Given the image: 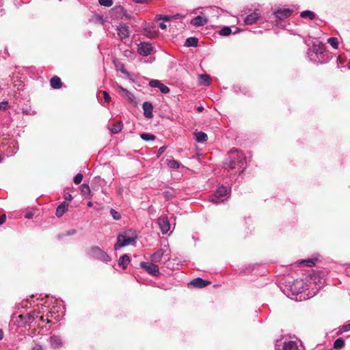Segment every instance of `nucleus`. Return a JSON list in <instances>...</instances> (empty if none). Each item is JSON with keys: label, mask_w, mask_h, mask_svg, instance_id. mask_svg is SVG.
Returning a JSON list of instances; mask_svg holds the SVG:
<instances>
[{"label": "nucleus", "mask_w": 350, "mask_h": 350, "mask_svg": "<svg viewBox=\"0 0 350 350\" xmlns=\"http://www.w3.org/2000/svg\"><path fill=\"white\" fill-rule=\"evenodd\" d=\"M247 157L243 152L238 149H232L228 152L224 161V168L226 170L234 171V176L237 173L241 175L247 167Z\"/></svg>", "instance_id": "f257e3e1"}, {"label": "nucleus", "mask_w": 350, "mask_h": 350, "mask_svg": "<svg viewBox=\"0 0 350 350\" xmlns=\"http://www.w3.org/2000/svg\"><path fill=\"white\" fill-rule=\"evenodd\" d=\"M165 150H166V146H163L160 147L157 151V156L158 157H160L165 152Z\"/></svg>", "instance_id": "8fccbe9b"}, {"label": "nucleus", "mask_w": 350, "mask_h": 350, "mask_svg": "<svg viewBox=\"0 0 350 350\" xmlns=\"http://www.w3.org/2000/svg\"><path fill=\"white\" fill-rule=\"evenodd\" d=\"M83 178V174L81 173H78L74 177L73 181L75 184L79 185L81 183Z\"/></svg>", "instance_id": "79ce46f5"}, {"label": "nucleus", "mask_w": 350, "mask_h": 350, "mask_svg": "<svg viewBox=\"0 0 350 350\" xmlns=\"http://www.w3.org/2000/svg\"><path fill=\"white\" fill-rule=\"evenodd\" d=\"M129 232L126 231L122 234H119L117 237V242L114 245V250H118L120 248L130 245H134L135 243L137 236V234H133V236H129L128 235Z\"/></svg>", "instance_id": "20e7f679"}, {"label": "nucleus", "mask_w": 350, "mask_h": 350, "mask_svg": "<svg viewBox=\"0 0 350 350\" xmlns=\"http://www.w3.org/2000/svg\"><path fill=\"white\" fill-rule=\"evenodd\" d=\"M32 350H44V349H43L42 346H41L40 345H36L33 347Z\"/></svg>", "instance_id": "13d9d810"}, {"label": "nucleus", "mask_w": 350, "mask_h": 350, "mask_svg": "<svg viewBox=\"0 0 350 350\" xmlns=\"http://www.w3.org/2000/svg\"><path fill=\"white\" fill-rule=\"evenodd\" d=\"M198 39L196 37H189L186 39L184 46L187 47H196L198 46Z\"/></svg>", "instance_id": "7c9ffc66"}, {"label": "nucleus", "mask_w": 350, "mask_h": 350, "mask_svg": "<svg viewBox=\"0 0 350 350\" xmlns=\"http://www.w3.org/2000/svg\"><path fill=\"white\" fill-rule=\"evenodd\" d=\"M300 16L304 19L314 20L316 18V14L311 10H304L300 13Z\"/></svg>", "instance_id": "bb28decb"}, {"label": "nucleus", "mask_w": 350, "mask_h": 350, "mask_svg": "<svg viewBox=\"0 0 350 350\" xmlns=\"http://www.w3.org/2000/svg\"><path fill=\"white\" fill-rule=\"evenodd\" d=\"M6 220L5 215H0V225L3 224Z\"/></svg>", "instance_id": "4d7b16f0"}, {"label": "nucleus", "mask_w": 350, "mask_h": 350, "mask_svg": "<svg viewBox=\"0 0 350 350\" xmlns=\"http://www.w3.org/2000/svg\"><path fill=\"white\" fill-rule=\"evenodd\" d=\"M100 5L105 7H111L113 5V1H98Z\"/></svg>", "instance_id": "49530a36"}, {"label": "nucleus", "mask_w": 350, "mask_h": 350, "mask_svg": "<svg viewBox=\"0 0 350 350\" xmlns=\"http://www.w3.org/2000/svg\"><path fill=\"white\" fill-rule=\"evenodd\" d=\"M309 46L307 51L308 59L316 64H324L329 62L330 54L326 51L325 44L319 40L306 43Z\"/></svg>", "instance_id": "f03ea898"}, {"label": "nucleus", "mask_w": 350, "mask_h": 350, "mask_svg": "<svg viewBox=\"0 0 350 350\" xmlns=\"http://www.w3.org/2000/svg\"><path fill=\"white\" fill-rule=\"evenodd\" d=\"M157 224L163 234H165L170 231L171 225L166 216L159 217L157 219Z\"/></svg>", "instance_id": "f8f14e48"}, {"label": "nucleus", "mask_w": 350, "mask_h": 350, "mask_svg": "<svg viewBox=\"0 0 350 350\" xmlns=\"http://www.w3.org/2000/svg\"><path fill=\"white\" fill-rule=\"evenodd\" d=\"M317 260V258H308L305 260H301L298 262L299 266H305L308 267H312L315 265V262Z\"/></svg>", "instance_id": "b1692460"}, {"label": "nucleus", "mask_w": 350, "mask_h": 350, "mask_svg": "<svg viewBox=\"0 0 350 350\" xmlns=\"http://www.w3.org/2000/svg\"><path fill=\"white\" fill-rule=\"evenodd\" d=\"M122 129V122H118L113 124V126L111 128V132L113 134H116L120 133Z\"/></svg>", "instance_id": "72a5a7b5"}, {"label": "nucleus", "mask_w": 350, "mask_h": 350, "mask_svg": "<svg viewBox=\"0 0 350 350\" xmlns=\"http://www.w3.org/2000/svg\"><path fill=\"white\" fill-rule=\"evenodd\" d=\"M336 62H337L338 68H340V65L342 64L344 62V60L341 58L340 56H338L337 57V61Z\"/></svg>", "instance_id": "5fc2aeb1"}, {"label": "nucleus", "mask_w": 350, "mask_h": 350, "mask_svg": "<svg viewBox=\"0 0 350 350\" xmlns=\"http://www.w3.org/2000/svg\"><path fill=\"white\" fill-rule=\"evenodd\" d=\"M261 17V14L258 10H255L252 13L247 15L244 19V23L247 25H251L257 22V21Z\"/></svg>", "instance_id": "4468645a"}, {"label": "nucleus", "mask_w": 350, "mask_h": 350, "mask_svg": "<svg viewBox=\"0 0 350 350\" xmlns=\"http://www.w3.org/2000/svg\"><path fill=\"white\" fill-rule=\"evenodd\" d=\"M231 33L232 29L231 27L229 26H224L219 31V34L222 36H228Z\"/></svg>", "instance_id": "f704fd0d"}, {"label": "nucleus", "mask_w": 350, "mask_h": 350, "mask_svg": "<svg viewBox=\"0 0 350 350\" xmlns=\"http://www.w3.org/2000/svg\"><path fill=\"white\" fill-rule=\"evenodd\" d=\"M110 214L115 220H119L121 218L120 214L113 208L110 209Z\"/></svg>", "instance_id": "58836bf2"}, {"label": "nucleus", "mask_w": 350, "mask_h": 350, "mask_svg": "<svg viewBox=\"0 0 350 350\" xmlns=\"http://www.w3.org/2000/svg\"><path fill=\"white\" fill-rule=\"evenodd\" d=\"M342 330L343 332H349L350 330V323L342 325Z\"/></svg>", "instance_id": "3c124183"}, {"label": "nucleus", "mask_w": 350, "mask_h": 350, "mask_svg": "<svg viewBox=\"0 0 350 350\" xmlns=\"http://www.w3.org/2000/svg\"><path fill=\"white\" fill-rule=\"evenodd\" d=\"M299 350L297 344L295 341L288 340L282 342V339H278L275 342V350Z\"/></svg>", "instance_id": "9d476101"}, {"label": "nucleus", "mask_w": 350, "mask_h": 350, "mask_svg": "<svg viewBox=\"0 0 350 350\" xmlns=\"http://www.w3.org/2000/svg\"><path fill=\"white\" fill-rule=\"evenodd\" d=\"M105 21V20L103 18V16L96 13H94L93 16L90 18V22L95 24L103 25Z\"/></svg>", "instance_id": "c85d7f7f"}, {"label": "nucleus", "mask_w": 350, "mask_h": 350, "mask_svg": "<svg viewBox=\"0 0 350 350\" xmlns=\"http://www.w3.org/2000/svg\"><path fill=\"white\" fill-rule=\"evenodd\" d=\"M159 27L161 29H165L167 28V26L166 25L163 23V22H161L159 24Z\"/></svg>", "instance_id": "052dcab7"}, {"label": "nucleus", "mask_w": 350, "mask_h": 350, "mask_svg": "<svg viewBox=\"0 0 350 350\" xmlns=\"http://www.w3.org/2000/svg\"><path fill=\"white\" fill-rule=\"evenodd\" d=\"M3 10H4V8H3V4L2 3V1H0V15L2 16L3 14Z\"/></svg>", "instance_id": "bf43d9fd"}, {"label": "nucleus", "mask_w": 350, "mask_h": 350, "mask_svg": "<svg viewBox=\"0 0 350 350\" xmlns=\"http://www.w3.org/2000/svg\"><path fill=\"white\" fill-rule=\"evenodd\" d=\"M44 309H46V306L42 305V307L38 310H33L25 315H18L16 320L17 325L23 327L29 326L38 317L39 314L44 312Z\"/></svg>", "instance_id": "7ed1b4c3"}, {"label": "nucleus", "mask_w": 350, "mask_h": 350, "mask_svg": "<svg viewBox=\"0 0 350 350\" xmlns=\"http://www.w3.org/2000/svg\"><path fill=\"white\" fill-rule=\"evenodd\" d=\"M345 340L342 338H338L334 342V348L336 350L342 349L345 346Z\"/></svg>", "instance_id": "2f4dec72"}, {"label": "nucleus", "mask_w": 350, "mask_h": 350, "mask_svg": "<svg viewBox=\"0 0 350 350\" xmlns=\"http://www.w3.org/2000/svg\"><path fill=\"white\" fill-rule=\"evenodd\" d=\"M88 254L90 257L105 263L110 262L111 260V257L98 246L91 247L88 252Z\"/></svg>", "instance_id": "423d86ee"}, {"label": "nucleus", "mask_w": 350, "mask_h": 350, "mask_svg": "<svg viewBox=\"0 0 350 350\" xmlns=\"http://www.w3.org/2000/svg\"><path fill=\"white\" fill-rule=\"evenodd\" d=\"M163 196L167 199H172L174 197L173 193L170 191H163Z\"/></svg>", "instance_id": "de8ad7c7"}, {"label": "nucleus", "mask_w": 350, "mask_h": 350, "mask_svg": "<svg viewBox=\"0 0 350 350\" xmlns=\"http://www.w3.org/2000/svg\"><path fill=\"white\" fill-rule=\"evenodd\" d=\"M159 89L163 94H167L170 91V88L163 83H161Z\"/></svg>", "instance_id": "c03bdc74"}, {"label": "nucleus", "mask_w": 350, "mask_h": 350, "mask_svg": "<svg viewBox=\"0 0 350 350\" xmlns=\"http://www.w3.org/2000/svg\"><path fill=\"white\" fill-rule=\"evenodd\" d=\"M3 335H4V334H3V330L0 329V340L3 339Z\"/></svg>", "instance_id": "338daca9"}, {"label": "nucleus", "mask_w": 350, "mask_h": 350, "mask_svg": "<svg viewBox=\"0 0 350 350\" xmlns=\"http://www.w3.org/2000/svg\"><path fill=\"white\" fill-rule=\"evenodd\" d=\"M152 51L153 47L152 44L148 42H141L138 45L137 51L141 55L148 56L152 53Z\"/></svg>", "instance_id": "ddd939ff"}, {"label": "nucleus", "mask_w": 350, "mask_h": 350, "mask_svg": "<svg viewBox=\"0 0 350 350\" xmlns=\"http://www.w3.org/2000/svg\"><path fill=\"white\" fill-rule=\"evenodd\" d=\"M130 261V257L129 256V255L125 254L120 257L118 264L123 269H125L127 267V265H129Z\"/></svg>", "instance_id": "5701e85b"}, {"label": "nucleus", "mask_w": 350, "mask_h": 350, "mask_svg": "<svg viewBox=\"0 0 350 350\" xmlns=\"http://www.w3.org/2000/svg\"><path fill=\"white\" fill-rule=\"evenodd\" d=\"M167 166L171 168V169H178L180 167V163L178 161L174 160V159H171V160H169L167 161Z\"/></svg>", "instance_id": "e433bc0d"}, {"label": "nucleus", "mask_w": 350, "mask_h": 350, "mask_svg": "<svg viewBox=\"0 0 350 350\" xmlns=\"http://www.w3.org/2000/svg\"><path fill=\"white\" fill-rule=\"evenodd\" d=\"M161 82L157 79H152L149 82V85L151 88H159V85H161Z\"/></svg>", "instance_id": "37998d69"}, {"label": "nucleus", "mask_w": 350, "mask_h": 350, "mask_svg": "<svg viewBox=\"0 0 350 350\" xmlns=\"http://www.w3.org/2000/svg\"><path fill=\"white\" fill-rule=\"evenodd\" d=\"M119 88L121 90V92L124 94V96L126 98L129 102L135 103V97L133 93H131L122 86H119Z\"/></svg>", "instance_id": "393cba45"}, {"label": "nucleus", "mask_w": 350, "mask_h": 350, "mask_svg": "<svg viewBox=\"0 0 350 350\" xmlns=\"http://www.w3.org/2000/svg\"><path fill=\"white\" fill-rule=\"evenodd\" d=\"M64 198L66 200L71 201L72 199V195L69 193H66L64 194Z\"/></svg>", "instance_id": "864d4df0"}, {"label": "nucleus", "mask_w": 350, "mask_h": 350, "mask_svg": "<svg viewBox=\"0 0 350 350\" xmlns=\"http://www.w3.org/2000/svg\"><path fill=\"white\" fill-rule=\"evenodd\" d=\"M33 213L31 211H29V212L26 213L25 215V217L28 219L33 218Z\"/></svg>", "instance_id": "603ef678"}, {"label": "nucleus", "mask_w": 350, "mask_h": 350, "mask_svg": "<svg viewBox=\"0 0 350 350\" xmlns=\"http://www.w3.org/2000/svg\"><path fill=\"white\" fill-rule=\"evenodd\" d=\"M344 332H343L342 330V326H340V327H338V330L336 334H337L338 336H339V335H341L342 334H343Z\"/></svg>", "instance_id": "0e129e2a"}, {"label": "nucleus", "mask_w": 350, "mask_h": 350, "mask_svg": "<svg viewBox=\"0 0 350 350\" xmlns=\"http://www.w3.org/2000/svg\"><path fill=\"white\" fill-rule=\"evenodd\" d=\"M207 22L208 20L206 17L198 15L191 21V24L195 27H200L204 25Z\"/></svg>", "instance_id": "6ab92c4d"}, {"label": "nucleus", "mask_w": 350, "mask_h": 350, "mask_svg": "<svg viewBox=\"0 0 350 350\" xmlns=\"http://www.w3.org/2000/svg\"><path fill=\"white\" fill-rule=\"evenodd\" d=\"M194 135L196 137V140L198 143H204L208 139L207 135L202 131L196 132L194 133Z\"/></svg>", "instance_id": "c756f323"}, {"label": "nucleus", "mask_w": 350, "mask_h": 350, "mask_svg": "<svg viewBox=\"0 0 350 350\" xmlns=\"http://www.w3.org/2000/svg\"><path fill=\"white\" fill-rule=\"evenodd\" d=\"M204 107H203L202 105L198 106V107H197V111H198V112H202V111H204Z\"/></svg>", "instance_id": "69168bd1"}, {"label": "nucleus", "mask_w": 350, "mask_h": 350, "mask_svg": "<svg viewBox=\"0 0 350 350\" xmlns=\"http://www.w3.org/2000/svg\"><path fill=\"white\" fill-rule=\"evenodd\" d=\"M294 11L293 8H278L273 10V14L278 21H282L290 17Z\"/></svg>", "instance_id": "1a4fd4ad"}, {"label": "nucleus", "mask_w": 350, "mask_h": 350, "mask_svg": "<svg viewBox=\"0 0 350 350\" xmlns=\"http://www.w3.org/2000/svg\"><path fill=\"white\" fill-rule=\"evenodd\" d=\"M327 43H329L335 49H338L339 44L338 38L335 37L328 38Z\"/></svg>", "instance_id": "c9c22d12"}, {"label": "nucleus", "mask_w": 350, "mask_h": 350, "mask_svg": "<svg viewBox=\"0 0 350 350\" xmlns=\"http://www.w3.org/2000/svg\"><path fill=\"white\" fill-rule=\"evenodd\" d=\"M164 255V251L163 249H159L154 253H153L150 256V260L152 262L156 263L159 262Z\"/></svg>", "instance_id": "412c9836"}, {"label": "nucleus", "mask_w": 350, "mask_h": 350, "mask_svg": "<svg viewBox=\"0 0 350 350\" xmlns=\"http://www.w3.org/2000/svg\"><path fill=\"white\" fill-rule=\"evenodd\" d=\"M49 342H50L51 346L54 349L59 348L62 345V340L59 336H57V335L51 336L49 338Z\"/></svg>", "instance_id": "aec40b11"}, {"label": "nucleus", "mask_w": 350, "mask_h": 350, "mask_svg": "<svg viewBox=\"0 0 350 350\" xmlns=\"http://www.w3.org/2000/svg\"><path fill=\"white\" fill-rule=\"evenodd\" d=\"M95 180H98V181L99 182V183L101 185L102 183H105V181L104 179H102L100 177H95L94 178Z\"/></svg>", "instance_id": "680f3d73"}, {"label": "nucleus", "mask_w": 350, "mask_h": 350, "mask_svg": "<svg viewBox=\"0 0 350 350\" xmlns=\"http://www.w3.org/2000/svg\"><path fill=\"white\" fill-rule=\"evenodd\" d=\"M77 233V230L75 229H70L67 230L65 233L61 234L58 235V239H61L65 236H71L74 235Z\"/></svg>", "instance_id": "4c0bfd02"}, {"label": "nucleus", "mask_w": 350, "mask_h": 350, "mask_svg": "<svg viewBox=\"0 0 350 350\" xmlns=\"http://www.w3.org/2000/svg\"><path fill=\"white\" fill-rule=\"evenodd\" d=\"M230 188L227 186L221 185L219 187L214 193L210 197L211 202L215 204L220 203L226 200L230 193Z\"/></svg>", "instance_id": "39448f33"}, {"label": "nucleus", "mask_w": 350, "mask_h": 350, "mask_svg": "<svg viewBox=\"0 0 350 350\" xmlns=\"http://www.w3.org/2000/svg\"><path fill=\"white\" fill-rule=\"evenodd\" d=\"M8 105V102H1L0 103V109H5Z\"/></svg>", "instance_id": "6e6d98bb"}, {"label": "nucleus", "mask_w": 350, "mask_h": 350, "mask_svg": "<svg viewBox=\"0 0 350 350\" xmlns=\"http://www.w3.org/2000/svg\"><path fill=\"white\" fill-rule=\"evenodd\" d=\"M50 84L53 89H59L62 87V83L59 77L54 76L51 79Z\"/></svg>", "instance_id": "cd10ccee"}, {"label": "nucleus", "mask_w": 350, "mask_h": 350, "mask_svg": "<svg viewBox=\"0 0 350 350\" xmlns=\"http://www.w3.org/2000/svg\"><path fill=\"white\" fill-rule=\"evenodd\" d=\"M103 94L104 100L106 102H109L111 100V97L108 92H107L106 91H103Z\"/></svg>", "instance_id": "09e8293b"}, {"label": "nucleus", "mask_w": 350, "mask_h": 350, "mask_svg": "<svg viewBox=\"0 0 350 350\" xmlns=\"http://www.w3.org/2000/svg\"><path fill=\"white\" fill-rule=\"evenodd\" d=\"M347 68H348V69L350 70V59H349V64L347 65Z\"/></svg>", "instance_id": "774afa93"}, {"label": "nucleus", "mask_w": 350, "mask_h": 350, "mask_svg": "<svg viewBox=\"0 0 350 350\" xmlns=\"http://www.w3.org/2000/svg\"><path fill=\"white\" fill-rule=\"evenodd\" d=\"M172 16L169 15L157 14L155 16L157 21L163 20L164 21H168L171 19Z\"/></svg>", "instance_id": "a19ab883"}, {"label": "nucleus", "mask_w": 350, "mask_h": 350, "mask_svg": "<svg viewBox=\"0 0 350 350\" xmlns=\"http://www.w3.org/2000/svg\"><path fill=\"white\" fill-rule=\"evenodd\" d=\"M81 192L83 194L90 193V188L89 185H87V184H83L82 185Z\"/></svg>", "instance_id": "a18cd8bd"}, {"label": "nucleus", "mask_w": 350, "mask_h": 350, "mask_svg": "<svg viewBox=\"0 0 350 350\" xmlns=\"http://www.w3.org/2000/svg\"><path fill=\"white\" fill-rule=\"evenodd\" d=\"M142 109L144 111V116L146 118H152L153 117V106L150 102L145 101L142 104Z\"/></svg>", "instance_id": "dca6fc26"}, {"label": "nucleus", "mask_w": 350, "mask_h": 350, "mask_svg": "<svg viewBox=\"0 0 350 350\" xmlns=\"http://www.w3.org/2000/svg\"><path fill=\"white\" fill-rule=\"evenodd\" d=\"M116 29L118 31V34L122 41L129 38L130 31L127 25L124 23L120 24V25L117 27Z\"/></svg>", "instance_id": "2eb2a0df"}, {"label": "nucleus", "mask_w": 350, "mask_h": 350, "mask_svg": "<svg viewBox=\"0 0 350 350\" xmlns=\"http://www.w3.org/2000/svg\"><path fill=\"white\" fill-rule=\"evenodd\" d=\"M139 266L141 268L145 269L149 274L153 276H158L160 274L158 265L154 263L141 262Z\"/></svg>", "instance_id": "9b49d317"}, {"label": "nucleus", "mask_w": 350, "mask_h": 350, "mask_svg": "<svg viewBox=\"0 0 350 350\" xmlns=\"http://www.w3.org/2000/svg\"><path fill=\"white\" fill-rule=\"evenodd\" d=\"M211 284L209 280H204L201 278H197L192 280L189 284L196 288H204Z\"/></svg>", "instance_id": "f3484780"}, {"label": "nucleus", "mask_w": 350, "mask_h": 350, "mask_svg": "<svg viewBox=\"0 0 350 350\" xmlns=\"http://www.w3.org/2000/svg\"><path fill=\"white\" fill-rule=\"evenodd\" d=\"M199 82L201 85L208 86L211 83V78L207 74H202L199 75Z\"/></svg>", "instance_id": "a878e982"}, {"label": "nucleus", "mask_w": 350, "mask_h": 350, "mask_svg": "<svg viewBox=\"0 0 350 350\" xmlns=\"http://www.w3.org/2000/svg\"><path fill=\"white\" fill-rule=\"evenodd\" d=\"M68 204L66 202H62L56 208L55 215L57 217H61L68 210Z\"/></svg>", "instance_id": "4be33fe9"}, {"label": "nucleus", "mask_w": 350, "mask_h": 350, "mask_svg": "<svg viewBox=\"0 0 350 350\" xmlns=\"http://www.w3.org/2000/svg\"><path fill=\"white\" fill-rule=\"evenodd\" d=\"M344 332H343L342 330V326H340V327H338V330L336 334H337L338 336H339V335H341L342 334H343Z\"/></svg>", "instance_id": "e2e57ef3"}, {"label": "nucleus", "mask_w": 350, "mask_h": 350, "mask_svg": "<svg viewBox=\"0 0 350 350\" xmlns=\"http://www.w3.org/2000/svg\"><path fill=\"white\" fill-rule=\"evenodd\" d=\"M232 91L236 95H248L250 90L245 86H241L239 85H234L232 87Z\"/></svg>", "instance_id": "a211bd4d"}, {"label": "nucleus", "mask_w": 350, "mask_h": 350, "mask_svg": "<svg viewBox=\"0 0 350 350\" xmlns=\"http://www.w3.org/2000/svg\"><path fill=\"white\" fill-rule=\"evenodd\" d=\"M46 307V309H44V312L47 310L46 314V319L44 316H41L40 317V319L41 321L44 322L46 321L47 323H51L52 320L51 319H54L56 320H58L59 318V312H61L62 310L64 309L62 306H53V308H50V310H48V307Z\"/></svg>", "instance_id": "0eeeda50"}, {"label": "nucleus", "mask_w": 350, "mask_h": 350, "mask_svg": "<svg viewBox=\"0 0 350 350\" xmlns=\"http://www.w3.org/2000/svg\"><path fill=\"white\" fill-rule=\"evenodd\" d=\"M116 66L122 74L126 75L127 77L130 76L129 72L125 69L124 66L122 64H116Z\"/></svg>", "instance_id": "ea45409f"}, {"label": "nucleus", "mask_w": 350, "mask_h": 350, "mask_svg": "<svg viewBox=\"0 0 350 350\" xmlns=\"http://www.w3.org/2000/svg\"><path fill=\"white\" fill-rule=\"evenodd\" d=\"M140 137L146 142L154 141L156 139V136L150 133H142L140 134Z\"/></svg>", "instance_id": "473e14b6"}, {"label": "nucleus", "mask_w": 350, "mask_h": 350, "mask_svg": "<svg viewBox=\"0 0 350 350\" xmlns=\"http://www.w3.org/2000/svg\"><path fill=\"white\" fill-rule=\"evenodd\" d=\"M306 283L302 279H296L289 285V290L293 295H298L307 289Z\"/></svg>", "instance_id": "6e6552de"}]
</instances>
